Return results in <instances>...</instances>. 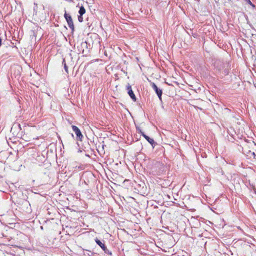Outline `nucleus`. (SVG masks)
Returning <instances> with one entry per match:
<instances>
[{"label":"nucleus","instance_id":"nucleus-1","mask_svg":"<svg viewBox=\"0 0 256 256\" xmlns=\"http://www.w3.org/2000/svg\"><path fill=\"white\" fill-rule=\"evenodd\" d=\"M214 66L218 70H223L225 75L228 74L230 66L228 62L227 61L224 62L218 60L215 62Z\"/></svg>","mask_w":256,"mask_h":256},{"label":"nucleus","instance_id":"nucleus-2","mask_svg":"<svg viewBox=\"0 0 256 256\" xmlns=\"http://www.w3.org/2000/svg\"><path fill=\"white\" fill-rule=\"evenodd\" d=\"M94 241L96 244L102 248L105 254H108L109 256H112V252L107 248L104 243H102L97 238L94 239Z\"/></svg>","mask_w":256,"mask_h":256},{"label":"nucleus","instance_id":"nucleus-3","mask_svg":"<svg viewBox=\"0 0 256 256\" xmlns=\"http://www.w3.org/2000/svg\"><path fill=\"white\" fill-rule=\"evenodd\" d=\"M64 17L66 20V22L68 24L69 28L71 29L72 31L73 32L74 30V26L73 22L72 19V16L68 14H67L66 11H65V13L64 14Z\"/></svg>","mask_w":256,"mask_h":256},{"label":"nucleus","instance_id":"nucleus-4","mask_svg":"<svg viewBox=\"0 0 256 256\" xmlns=\"http://www.w3.org/2000/svg\"><path fill=\"white\" fill-rule=\"evenodd\" d=\"M72 130L74 132L76 136V140L82 141L84 138V136L82 134L80 128L76 126L72 125Z\"/></svg>","mask_w":256,"mask_h":256},{"label":"nucleus","instance_id":"nucleus-5","mask_svg":"<svg viewBox=\"0 0 256 256\" xmlns=\"http://www.w3.org/2000/svg\"><path fill=\"white\" fill-rule=\"evenodd\" d=\"M90 44H88L86 42H83L81 43V48H82V54L83 56H87L90 52Z\"/></svg>","mask_w":256,"mask_h":256},{"label":"nucleus","instance_id":"nucleus-6","mask_svg":"<svg viewBox=\"0 0 256 256\" xmlns=\"http://www.w3.org/2000/svg\"><path fill=\"white\" fill-rule=\"evenodd\" d=\"M151 86L153 90H154L156 94L160 101L162 102V90L158 88L154 82L151 84Z\"/></svg>","mask_w":256,"mask_h":256},{"label":"nucleus","instance_id":"nucleus-7","mask_svg":"<svg viewBox=\"0 0 256 256\" xmlns=\"http://www.w3.org/2000/svg\"><path fill=\"white\" fill-rule=\"evenodd\" d=\"M137 130L138 132V133L140 134L148 140V142L150 144L152 148H154L156 144L154 140L152 138H150L148 136L145 134L140 129L138 128L137 129Z\"/></svg>","mask_w":256,"mask_h":256},{"label":"nucleus","instance_id":"nucleus-8","mask_svg":"<svg viewBox=\"0 0 256 256\" xmlns=\"http://www.w3.org/2000/svg\"><path fill=\"white\" fill-rule=\"evenodd\" d=\"M15 128H18V130H22L21 126L18 123H15L12 125L11 128V132H12V130H15Z\"/></svg>","mask_w":256,"mask_h":256},{"label":"nucleus","instance_id":"nucleus-9","mask_svg":"<svg viewBox=\"0 0 256 256\" xmlns=\"http://www.w3.org/2000/svg\"><path fill=\"white\" fill-rule=\"evenodd\" d=\"M129 95V96L130 97V98L134 101L136 102V98L135 96V94L134 93V92L132 90L131 92H130L128 93Z\"/></svg>","mask_w":256,"mask_h":256},{"label":"nucleus","instance_id":"nucleus-10","mask_svg":"<svg viewBox=\"0 0 256 256\" xmlns=\"http://www.w3.org/2000/svg\"><path fill=\"white\" fill-rule=\"evenodd\" d=\"M62 65H63V66H64V69L65 72H66L67 74H68V66H67V65H66V64L65 58H63V60H62Z\"/></svg>","mask_w":256,"mask_h":256},{"label":"nucleus","instance_id":"nucleus-11","mask_svg":"<svg viewBox=\"0 0 256 256\" xmlns=\"http://www.w3.org/2000/svg\"><path fill=\"white\" fill-rule=\"evenodd\" d=\"M85 12H86V10H85L84 8L82 6L80 8L78 14H80L81 16H82L84 14H85Z\"/></svg>","mask_w":256,"mask_h":256},{"label":"nucleus","instance_id":"nucleus-12","mask_svg":"<svg viewBox=\"0 0 256 256\" xmlns=\"http://www.w3.org/2000/svg\"><path fill=\"white\" fill-rule=\"evenodd\" d=\"M246 4H250L252 8H254L256 7L255 5L253 4L250 0H244Z\"/></svg>","mask_w":256,"mask_h":256},{"label":"nucleus","instance_id":"nucleus-13","mask_svg":"<svg viewBox=\"0 0 256 256\" xmlns=\"http://www.w3.org/2000/svg\"><path fill=\"white\" fill-rule=\"evenodd\" d=\"M126 90H128V93L130 92H131L132 90V86H131L128 84V85L126 86Z\"/></svg>","mask_w":256,"mask_h":256},{"label":"nucleus","instance_id":"nucleus-14","mask_svg":"<svg viewBox=\"0 0 256 256\" xmlns=\"http://www.w3.org/2000/svg\"><path fill=\"white\" fill-rule=\"evenodd\" d=\"M78 20L79 22H83V17H82V16H81L80 14L79 16H78Z\"/></svg>","mask_w":256,"mask_h":256},{"label":"nucleus","instance_id":"nucleus-15","mask_svg":"<svg viewBox=\"0 0 256 256\" xmlns=\"http://www.w3.org/2000/svg\"><path fill=\"white\" fill-rule=\"evenodd\" d=\"M78 51L80 53H82V48H81V44L80 46H78Z\"/></svg>","mask_w":256,"mask_h":256},{"label":"nucleus","instance_id":"nucleus-16","mask_svg":"<svg viewBox=\"0 0 256 256\" xmlns=\"http://www.w3.org/2000/svg\"><path fill=\"white\" fill-rule=\"evenodd\" d=\"M13 131V133L14 132H17L18 131H20L19 130H18V128H15V130H12Z\"/></svg>","mask_w":256,"mask_h":256},{"label":"nucleus","instance_id":"nucleus-17","mask_svg":"<svg viewBox=\"0 0 256 256\" xmlns=\"http://www.w3.org/2000/svg\"><path fill=\"white\" fill-rule=\"evenodd\" d=\"M252 155L255 156V154L254 152H252Z\"/></svg>","mask_w":256,"mask_h":256}]
</instances>
